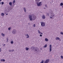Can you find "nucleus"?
<instances>
[{
  "label": "nucleus",
  "instance_id": "nucleus-37",
  "mask_svg": "<svg viewBox=\"0 0 63 63\" xmlns=\"http://www.w3.org/2000/svg\"><path fill=\"white\" fill-rule=\"evenodd\" d=\"M47 16H49V14H47Z\"/></svg>",
  "mask_w": 63,
  "mask_h": 63
},
{
  "label": "nucleus",
  "instance_id": "nucleus-44",
  "mask_svg": "<svg viewBox=\"0 0 63 63\" xmlns=\"http://www.w3.org/2000/svg\"><path fill=\"white\" fill-rule=\"evenodd\" d=\"M44 9H46V8H44Z\"/></svg>",
  "mask_w": 63,
  "mask_h": 63
},
{
  "label": "nucleus",
  "instance_id": "nucleus-6",
  "mask_svg": "<svg viewBox=\"0 0 63 63\" xmlns=\"http://www.w3.org/2000/svg\"><path fill=\"white\" fill-rule=\"evenodd\" d=\"M12 33L13 34H16V30H14L12 32Z\"/></svg>",
  "mask_w": 63,
  "mask_h": 63
},
{
  "label": "nucleus",
  "instance_id": "nucleus-42",
  "mask_svg": "<svg viewBox=\"0 0 63 63\" xmlns=\"http://www.w3.org/2000/svg\"><path fill=\"white\" fill-rule=\"evenodd\" d=\"M8 14H6V15H8Z\"/></svg>",
  "mask_w": 63,
  "mask_h": 63
},
{
  "label": "nucleus",
  "instance_id": "nucleus-14",
  "mask_svg": "<svg viewBox=\"0 0 63 63\" xmlns=\"http://www.w3.org/2000/svg\"><path fill=\"white\" fill-rule=\"evenodd\" d=\"M45 41L46 42H47L48 41V39L47 38H46L45 39Z\"/></svg>",
  "mask_w": 63,
  "mask_h": 63
},
{
  "label": "nucleus",
  "instance_id": "nucleus-24",
  "mask_svg": "<svg viewBox=\"0 0 63 63\" xmlns=\"http://www.w3.org/2000/svg\"><path fill=\"white\" fill-rule=\"evenodd\" d=\"M16 3V1L15 0H13V3Z\"/></svg>",
  "mask_w": 63,
  "mask_h": 63
},
{
  "label": "nucleus",
  "instance_id": "nucleus-15",
  "mask_svg": "<svg viewBox=\"0 0 63 63\" xmlns=\"http://www.w3.org/2000/svg\"><path fill=\"white\" fill-rule=\"evenodd\" d=\"M26 36H28L27 37V38H29V36L28 34H27Z\"/></svg>",
  "mask_w": 63,
  "mask_h": 63
},
{
  "label": "nucleus",
  "instance_id": "nucleus-16",
  "mask_svg": "<svg viewBox=\"0 0 63 63\" xmlns=\"http://www.w3.org/2000/svg\"><path fill=\"white\" fill-rule=\"evenodd\" d=\"M1 16H4V13H2L1 14Z\"/></svg>",
  "mask_w": 63,
  "mask_h": 63
},
{
  "label": "nucleus",
  "instance_id": "nucleus-2",
  "mask_svg": "<svg viewBox=\"0 0 63 63\" xmlns=\"http://www.w3.org/2000/svg\"><path fill=\"white\" fill-rule=\"evenodd\" d=\"M29 17L31 21L32 20V16L31 15H29Z\"/></svg>",
  "mask_w": 63,
  "mask_h": 63
},
{
  "label": "nucleus",
  "instance_id": "nucleus-30",
  "mask_svg": "<svg viewBox=\"0 0 63 63\" xmlns=\"http://www.w3.org/2000/svg\"><path fill=\"white\" fill-rule=\"evenodd\" d=\"M1 4H2V5H3V4H4V2H1Z\"/></svg>",
  "mask_w": 63,
  "mask_h": 63
},
{
  "label": "nucleus",
  "instance_id": "nucleus-21",
  "mask_svg": "<svg viewBox=\"0 0 63 63\" xmlns=\"http://www.w3.org/2000/svg\"><path fill=\"white\" fill-rule=\"evenodd\" d=\"M60 5H61V6H63V3H61L60 4Z\"/></svg>",
  "mask_w": 63,
  "mask_h": 63
},
{
  "label": "nucleus",
  "instance_id": "nucleus-8",
  "mask_svg": "<svg viewBox=\"0 0 63 63\" xmlns=\"http://www.w3.org/2000/svg\"><path fill=\"white\" fill-rule=\"evenodd\" d=\"M38 32L39 33V34H43V33L41 32H40L39 30L38 31Z\"/></svg>",
  "mask_w": 63,
  "mask_h": 63
},
{
  "label": "nucleus",
  "instance_id": "nucleus-18",
  "mask_svg": "<svg viewBox=\"0 0 63 63\" xmlns=\"http://www.w3.org/2000/svg\"><path fill=\"white\" fill-rule=\"evenodd\" d=\"M47 47V44H46L45 45V46H44V47Z\"/></svg>",
  "mask_w": 63,
  "mask_h": 63
},
{
  "label": "nucleus",
  "instance_id": "nucleus-19",
  "mask_svg": "<svg viewBox=\"0 0 63 63\" xmlns=\"http://www.w3.org/2000/svg\"><path fill=\"white\" fill-rule=\"evenodd\" d=\"M11 44H13V43H14V42L13 41H11Z\"/></svg>",
  "mask_w": 63,
  "mask_h": 63
},
{
  "label": "nucleus",
  "instance_id": "nucleus-26",
  "mask_svg": "<svg viewBox=\"0 0 63 63\" xmlns=\"http://www.w3.org/2000/svg\"><path fill=\"white\" fill-rule=\"evenodd\" d=\"M40 63H44V60H42V61Z\"/></svg>",
  "mask_w": 63,
  "mask_h": 63
},
{
  "label": "nucleus",
  "instance_id": "nucleus-31",
  "mask_svg": "<svg viewBox=\"0 0 63 63\" xmlns=\"http://www.w3.org/2000/svg\"><path fill=\"white\" fill-rule=\"evenodd\" d=\"M8 29L9 30H10V29H11V28H9Z\"/></svg>",
  "mask_w": 63,
  "mask_h": 63
},
{
  "label": "nucleus",
  "instance_id": "nucleus-41",
  "mask_svg": "<svg viewBox=\"0 0 63 63\" xmlns=\"http://www.w3.org/2000/svg\"><path fill=\"white\" fill-rule=\"evenodd\" d=\"M3 46H5V44H4Z\"/></svg>",
  "mask_w": 63,
  "mask_h": 63
},
{
  "label": "nucleus",
  "instance_id": "nucleus-5",
  "mask_svg": "<svg viewBox=\"0 0 63 63\" xmlns=\"http://www.w3.org/2000/svg\"><path fill=\"white\" fill-rule=\"evenodd\" d=\"M49 51L51 52V45H49Z\"/></svg>",
  "mask_w": 63,
  "mask_h": 63
},
{
  "label": "nucleus",
  "instance_id": "nucleus-13",
  "mask_svg": "<svg viewBox=\"0 0 63 63\" xmlns=\"http://www.w3.org/2000/svg\"><path fill=\"white\" fill-rule=\"evenodd\" d=\"M56 40H60V38H59V37H57L56 38Z\"/></svg>",
  "mask_w": 63,
  "mask_h": 63
},
{
  "label": "nucleus",
  "instance_id": "nucleus-27",
  "mask_svg": "<svg viewBox=\"0 0 63 63\" xmlns=\"http://www.w3.org/2000/svg\"><path fill=\"white\" fill-rule=\"evenodd\" d=\"M61 57L62 59L63 58V56H61Z\"/></svg>",
  "mask_w": 63,
  "mask_h": 63
},
{
  "label": "nucleus",
  "instance_id": "nucleus-4",
  "mask_svg": "<svg viewBox=\"0 0 63 63\" xmlns=\"http://www.w3.org/2000/svg\"><path fill=\"white\" fill-rule=\"evenodd\" d=\"M49 61V59H48L46 60V61L45 62V63H48V62Z\"/></svg>",
  "mask_w": 63,
  "mask_h": 63
},
{
  "label": "nucleus",
  "instance_id": "nucleus-12",
  "mask_svg": "<svg viewBox=\"0 0 63 63\" xmlns=\"http://www.w3.org/2000/svg\"><path fill=\"white\" fill-rule=\"evenodd\" d=\"M42 18L43 19H45V16L44 15H43V16H42Z\"/></svg>",
  "mask_w": 63,
  "mask_h": 63
},
{
  "label": "nucleus",
  "instance_id": "nucleus-22",
  "mask_svg": "<svg viewBox=\"0 0 63 63\" xmlns=\"http://www.w3.org/2000/svg\"><path fill=\"white\" fill-rule=\"evenodd\" d=\"M26 50H28V48H27V47L26 48Z\"/></svg>",
  "mask_w": 63,
  "mask_h": 63
},
{
  "label": "nucleus",
  "instance_id": "nucleus-25",
  "mask_svg": "<svg viewBox=\"0 0 63 63\" xmlns=\"http://www.w3.org/2000/svg\"><path fill=\"white\" fill-rule=\"evenodd\" d=\"M36 25H35V24H34L33 25V26L34 27H35Z\"/></svg>",
  "mask_w": 63,
  "mask_h": 63
},
{
  "label": "nucleus",
  "instance_id": "nucleus-34",
  "mask_svg": "<svg viewBox=\"0 0 63 63\" xmlns=\"http://www.w3.org/2000/svg\"><path fill=\"white\" fill-rule=\"evenodd\" d=\"M50 18L52 19V17H51V16H50Z\"/></svg>",
  "mask_w": 63,
  "mask_h": 63
},
{
  "label": "nucleus",
  "instance_id": "nucleus-39",
  "mask_svg": "<svg viewBox=\"0 0 63 63\" xmlns=\"http://www.w3.org/2000/svg\"><path fill=\"white\" fill-rule=\"evenodd\" d=\"M9 51L10 52H11V51H12V50H10Z\"/></svg>",
  "mask_w": 63,
  "mask_h": 63
},
{
  "label": "nucleus",
  "instance_id": "nucleus-33",
  "mask_svg": "<svg viewBox=\"0 0 63 63\" xmlns=\"http://www.w3.org/2000/svg\"><path fill=\"white\" fill-rule=\"evenodd\" d=\"M40 37H42V35L41 34H40Z\"/></svg>",
  "mask_w": 63,
  "mask_h": 63
},
{
  "label": "nucleus",
  "instance_id": "nucleus-17",
  "mask_svg": "<svg viewBox=\"0 0 63 63\" xmlns=\"http://www.w3.org/2000/svg\"><path fill=\"white\" fill-rule=\"evenodd\" d=\"M1 35L3 37H4V36H5V34L3 33H1Z\"/></svg>",
  "mask_w": 63,
  "mask_h": 63
},
{
  "label": "nucleus",
  "instance_id": "nucleus-10",
  "mask_svg": "<svg viewBox=\"0 0 63 63\" xmlns=\"http://www.w3.org/2000/svg\"><path fill=\"white\" fill-rule=\"evenodd\" d=\"M9 4L10 6H12V2H10L9 3Z\"/></svg>",
  "mask_w": 63,
  "mask_h": 63
},
{
  "label": "nucleus",
  "instance_id": "nucleus-20",
  "mask_svg": "<svg viewBox=\"0 0 63 63\" xmlns=\"http://www.w3.org/2000/svg\"><path fill=\"white\" fill-rule=\"evenodd\" d=\"M24 12H26V9H25V7L24 8Z\"/></svg>",
  "mask_w": 63,
  "mask_h": 63
},
{
  "label": "nucleus",
  "instance_id": "nucleus-28",
  "mask_svg": "<svg viewBox=\"0 0 63 63\" xmlns=\"http://www.w3.org/2000/svg\"><path fill=\"white\" fill-rule=\"evenodd\" d=\"M45 7H46V8H47V5H45Z\"/></svg>",
  "mask_w": 63,
  "mask_h": 63
},
{
  "label": "nucleus",
  "instance_id": "nucleus-35",
  "mask_svg": "<svg viewBox=\"0 0 63 63\" xmlns=\"http://www.w3.org/2000/svg\"><path fill=\"white\" fill-rule=\"evenodd\" d=\"M40 0H35V1H39Z\"/></svg>",
  "mask_w": 63,
  "mask_h": 63
},
{
  "label": "nucleus",
  "instance_id": "nucleus-3",
  "mask_svg": "<svg viewBox=\"0 0 63 63\" xmlns=\"http://www.w3.org/2000/svg\"><path fill=\"white\" fill-rule=\"evenodd\" d=\"M41 25L42 26H45V23L43 22H42L41 23Z\"/></svg>",
  "mask_w": 63,
  "mask_h": 63
},
{
  "label": "nucleus",
  "instance_id": "nucleus-23",
  "mask_svg": "<svg viewBox=\"0 0 63 63\" xmlns=\"http://www.w3.org/2000/svg\"><path fill=\"white\" fill-rule=\"evenodd\" d=\"M35 51H37V48L36 47H35Z\"/></svg>",
  "mask_w": 63,
  "mask_h": 63
},
{
  "label": "nucleus",
  "instance_id": "nucleus-36",
  "mask_svg": "<svg viewBox=\"0 0 63 63\" xmlns=\"http://www.w3.org/2000/svg\"><path fill=\"white\" fill-rule=\"evenodd\" d=\"M1 49L0 48V52H1Z\"/></svg>",
  "mask_w": 63,
  "mask_h": 63
},
{
  "label": "nucleus",
  "instance_id": "nucleus-32",
  "mask_svg": "<svg viewBox=\"0 0 63 63\" xmlns=\"http://www.w3.org/2000/svg\"><path fill=\"white\" fill-rule=\"evenodd\" d=\"M7 42H8V38H7Z\"/></svg>",
  "mask_w": 63,
  "mask_h": 63
},
{
  "label": "nucleus",
  "instance_id": "nucleus-45",
  "mask_svg": "<svg viewBox=\"0 0 63 63\" xmlns=\"http://www.w3.org/2000/svg\"><path fill=\"white\" fill-rule=\"evenodd\" d=\"M25 35L26 36V35Z\"/></svg>",
  "mask_w": 63,
  "mask_h": 63
},
{
  "label": "nucleus",
  "instance_id": "nucleus-1",
  "mask_svg": "<svg viewBox=\"0 0 63 63\" xmlns=\"http://www.w3.org/2000/svg\"><path fill=\"white\" fill-rule=\"evenodd\" d=\"M37 4L38 6H41L42 5V2H40L39 3L37 2Z\"/></svg>",
  "mask_w": 63,
  "mask_h": 63
},
{
  "label": "nucleus",
  "instance_id": "nucleus-43",
  "mask_svg": "<svg viewBox=\"0 0 63 63\" xmlns=\"http://www.w3.org/2000/svg\"><path fill=\"white\" fill-rule=\"evenodd\" d=\"M62 8L63 7V6H62Z\"/></svg>",
  "mask_w": 63,
  "mask_h": 63
},
{
  "label": "nucleus",
  "instance_id": "nucleus-7",
  "mask_svg": "<svg viewBox=\"0 0 63 63\" xmlns=\"http://www.w3.org/2000/svg\"><path fill=\"white\" fill-rule=\"evenodd\" d=\"M36 18V16H33V17L32 18L33 20H34Z\"/></svg>",
  "mask_w": 63,
  "mask_h": 63
},
{
  "label": "nucleus",
  "instance_id": "nucleus-40",
  "mask_svg": "<svg viewBox=\"0 0 63 63\" xmlns=\"http://www.w3.org/2000/svg\"><path fill=\"white\" fill-rule=\"evenodd\" d=\"M15 50H12V51H14Z\"/></svg>",
  "mask_w": 63,
  "mask_h": 63
},
{
  "label": "nucleus",
  "instance_id": "nucleus-11",
  "mask_svg": "<svg viewBox=\"0 0 63 63\" xmlns=\"http://www.w3.org/2000/svg\"><path fill=\"white\" fill-rule=\"evenodd\" d=\"M0 61L2 62H4L5 61V60L4 59H1Z\"/></svg>",
  "mask_w": 63,
  "mask_h": 63
},
{
  "label": "nucleus",
  "instance_id": "nucleus-38",
  "mask_svg": "<svg viewBox=\"0 0 63 63\" xmlns=\"http://www.w3.org/2000/svg\"><path fill=\"white\" fill-rule=\"evenodd\" d=\"M2 1V0H0V1ZM0 4H1V3L0 2Z\"/></svg>",
  "mask_w": 63,
  "mask_h": 63
},
{
  "label": "nucleus",
  "instance_id": "nucleus-29",
  "mask_svg": "<svg viewBox=\"0 0 63 63\" xmlns=\"http://www.w3.org/2000/svg\"><path fill=\"white\" fill-rule=\"evenodd\" d=\"M61 34H62V35H63V33L62 32H61Z\"/></svg>",
  "mask_w": 63,
  "mask_h": 63
},
{
  "label": "nucleus",
  "instance_id": "nucleus-9",
  "mask_svg": "<svg viewBox=\"0 0 63 63\" xmlns=\"http://www.w3.org/2000/svg\"><path fill=\"white\" fill-rule=\"evenodd\" d=\"M51 16H54V14H53V13H51Z\"/></svg>",
  "mask_w": 63,
  "mask_h": 63
}]
</instances>
